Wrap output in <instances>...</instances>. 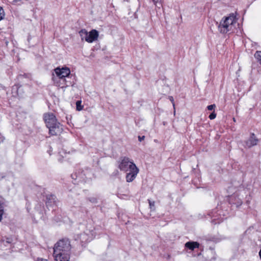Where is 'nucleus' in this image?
<instances>
[{
  "instance_id": "1",
  "label": "nucleus",
  "mask_w": 261,
  "mask_h": 261,
  "mask_svg": "<svg viewBox=\"0 0 261 261\" xmlns=\"http://www.w3.org/2000/svg\"><path fill=\"white\" fill-rule=\"evenodd\" d=\"M54 71L58 79H60V81L63 82V85L61 86L58 84V83H56V86L63 88L69 86L70 85H73L74 84V82H69V83H68V81L67 80L66 78L69 79L72 76V75L70 74V70L68 67L65 66L60 68V67H58L54 69Z\"/></svg>"
},
{
  "instance_id": "2",
  "label": "nucleus",
  "mask_w": 261,
  "mask_h": 261,
  "mask_svg": "<svg viewBox=\"0 0 261 261\" xmlns=\"http://www.w3.org/2000/svg\"><path fill=\"white\" fill-rule=\"evenodd\" d=\"M236 22V16L233 14L228 17H224L218 24L219 32L222 34H225L230 31L232 25Z\"/></svg>"
},
{
  "instance_id": "3",
  "label": "nucleus",
  "mask_w": 261,
  "mask_h": 261,
  "mask_svg": "<svg viewBox=\"0 0 261 261\" xmlns=\"http://www.w3.org/2000/svg\"><path fill=\"white\" fill-rule=\"evenodd\" d=\"M228 214L227 211H223L219 209L218 206L216 208L213 210L208 215L212 218V223L214 224H219L226 218V215Z\"/></svg>"
},
{
  "instance_id": "4",
  "label": "nucleus",
  "mask_w": 261,
  "mask_h": 261,
  "mask_svg": "<svg viewBox=\"0 0 261 261\" xmlns=\"http://www.w3.org/2000/svg\"><path fill=\"white\" fill-rule=\"evenodd\" d=\"M71 245L68 239H63L57 242L54 247V253H70Z\"/></svg>"
},
{
  "instance_id": "5",
  "label": "nucleus",
  "mask_w": 261,
  "mask_h": 261,
  "mask_svg": "<svg viewBox=\"0 0 261 261\" xmlns=\"http://www.w3.org/2000/svg\"><path fill=\"white\" fill-rule=\"evenodd\" d=\"M130 165H136L132 160L126 156L121 157L119 162L118 168L122 171L127 172L131 170Z\"/></svg>"
},
{
  "instance_id": "6",
  "label": "nucleus",
  "mask_w": 261,
  "mask_h": 261,
  "mask_svg": "<svg viewBox=\"0 0 261 261\" xmlns=\"http://www.w3.org/2000/svg\"><path fill=\"white\" fill-rule=\"evenodd\" d=\"M48 128V133L51 136H57L61 134L63 130V125L59 121L56 122L53 125L47 127Z\"/></svg>"
},
{
  "instance_id": "7",
  "label": "nucleus",
  "mask_w": 261,
  "mask_h": 261,
  "mask_svg": "<svg viewBox=\"0 0 261 261\" xmlns=\"http://www.w3.org/2000/svg\"><path fill=\"white\" fill-rule=\"evenodd\" d=\"M259 140L257 138L254 133H251L249 138L244 141L243 146L246 148H250L258 144Z\"/></svg>"
},
{
  "instance_id": "8",
  "label": "nucleus",
  "mask_w": 261,
  "mask_h": 261,
  "mask_svg": "<svg viewBox=\"0 0 261 261\" xmlns=\"http://www.w3.org/2000/svg\"><path fill=\"white\" fill-rule=\"evenodd\" d=\"M191 175L193 177L192 183L197 188H199L201 185V172L199 169L193 168Z\"/></svg>"
},
{
  "instance_id": "9",
  "label": "nucleus",
  "mask_w": 261,
  "mask_h": 261,
  "mask_svg": "<svg viewBox=\"0 0 261 261\" xmlns=\"http://www.w3.org/2000/svg\"><path fill=\"white\" fill-rule=\"evenodd\" d=\"M43 118L46 127L51 125H53L58 121L55 115L51 112L44 113L43 116Z\"/></svg>"
},
{
  "instance_id": "10",
  "label": "nucleus",
  "mask_w": 261,
  "mask_h": 261,
  "mask_svg": "<svg viewBox=\"0 0 261 261\" xmlns=\"http://www.w3.org/2000/svg\"><path fill=\"white\" fill-rule=\"evenodd\" d=\"M75 240L80 241L82 247H85L86 245L92 240V237L90 234L83 232L76 235Z\"/></svg>"
},
{
  "instance_id": "11",
  "label": "nucleus",
  "mask_w": 261,
  "mask_h": 261,
  "mask_svg": "<svg viewBox=\"0 0 261 261\" xmlns=\"http://www.w3.org/2000/svg\"><path fill=\"white\" fill-rule=\"evenodd\" d=\"M131 170H129L128 173H126L125 178L127 182L133 181L136 177L139 170L136 165H130Z\"/></svg>"
},
{
  "instance_id": "12",
  "label": "nucleus",
  "mask_w": 261,
  "mask_h": 261,
  "mask_svg": "<svg viewBox=\"0 0 261 261\" xmlns=\"http://www.w3.org/2000/svg\"><path fill=\"white\" fill-rule=\"evenodd\" d=\"M228 200L230 204L235 205L237 207H239L243 203V201L241 198H239V195L237 192L229 196Z\"/></svg>"
},
{
  "instance_id": "13",
  "label": "nucleus",
  "mask_w": 261,
  "mask_h": 261,
  "mask_svg": "<svg viewBox=\"0 0 261 261\" xmlns=\"http://www.w3.org/2000/svg\"><path fill=\"white\" fill-rule=\"evenodd\" d=\"M57 201V197L55 195L47 194L45 195L44 202L47 208H49V207H53L54 205H56Z\"/></svg>"
},
{
  "instance_id": "14",
  "label": "nucleus",
  "mask_w": 261,
  "mask_h": 261,
  "mask_svg": "<svg viewBox=\"0 0 261 261\" xmlns=\"http://www.w3.org/2000/svg\"><path fill=\"white\" fill-rule=\"evenodd\" d=\"M98 35V32L95 29H93L89 33L88 32L87 36L85 37V41L88 43H92L97 39Z\"/></svg>"
},
{
  "instance_id": "15",
  "label": "nucleus",
  "mask_w": 261,
  "mask_h": 261,
  "mask_svg": "<svg viewBox=\"0 0 261 261\" xmlns=\"http://www.w3.org/2000/svg\"><path fill=\"white\" fill-rule=\"evenodd\" d=\"M91 172V169L89 167H86L85 169H79L75 172L74 175L76 177H79L80 178L84 179Z\"/></svg>"
},
{
  "instance_id": "16",
  "label": "nucleus",
  "mask_w": 261,
  "mask_h": 261,
  "mask_svg": "<svg viewBox=\"0 0 261 261\" xmlns=\"http://www.w3.org/2000/svg\"><path fill=\"white\" fill-rule=\"evenodd\" d=\"M56 261H69L70 253H53Z\"/></svg>"
},
{
  "instance_id": "17",
  "label": "nucleus",
  "mask_w": 261,
  "mask_h": 261,
  "mask_svg": "<svg viewBox=\"0 0 261 261\" xmlns=\"http://www.w3.org/2000/svg\"><path fill=\"white\" fill-rule=\"evenodd\" d=\"M200 244L198 242L194 241L188 242L185 245L186 248L192 251L194 250L196 248H198Z\"/></svg>"
},
{
  "instance_id": "18",
  "label": "nucleus",
  "mask_w": 261,
  "mask_h": 261,
  "mask_svg": "<svg viewBox=\"0 0 261 261\" xmlns=\"http://www.w3.org/2000/svg\"><path fill=\"white\" fill-rule=\"evenodd\" d=\"M5 205V199L0 196V222L3 218L4 214V207Z\"/></svg>"
},
{
  "instance_id": "19",
  "label": "nucleus",
  "mask_w": 261,
  "mask_h": 261,
  "mask_svg": "<svg viewBox=\"0 0 261 261\" xmlns=\"http://www.w3.org/2000/svg\"><path fill=\"white\" fill-rule=\"evenodd\" d=\"M79 34L81 37L82 40H83L84 39H85V37H87L88 32L86 29H83L79 31Z\"/></svg>"
},
{
  "instance_id": "20",
  "label": "nucleus",
  "mask_w": 261,
  "mask_h": 261,
  "mask_svg": "<svg viewBox=\"0 0 261 261\" xmlns=\"http://www.w3.org/2000/svg\"><path fill=\"white\" fill-rule=\"evenodd\" d=\"M149 203V206L150 210L151 211H154L155 210V202L154 201H151L150 199L147 200Z\"/></svg>"
},
{
  "instance_id": "21",
  "label": "nucleus",
  "mask_w": 261,
  "mask_h": 261,
  "mask_svg": "<svg viewBox=\"0 0 261 261\" xmlns=\"http://www.w3.org/2000/svg\"><path fill=\"white\" fill-rule=\"evenodd\" d=\"M76 109L78 111H81L83 109V106L82 105V101L77 100L76 102Z\"/></svg>"
},
{
  "instance_id": "22",
  "label": "nucleus",
  "mask_w": 261,
  "mask_h": 261,
  "mask_svg": "<svg viewBox=\"0 0 261 261\" xmlns=\"http://www.w3.org/2000/svg\"><path fill=\"white\" fill-rule=\"evenodd\" d=\"M254 57L257 61L261 64V51H256L254 54Z\"/></svg>"
},
{
  "instance_id": "23",
  "label": "nucleus",
  "mask_w": 261,
  "mask_h": 261,
  "mask_svg": "<svg viewBox=\"0 0 261 261\" xmlns=\"http://www.w3.org/2000/svg\"><path fill=\"white\" fill-rule=\"evenodd\" d=\"M31 76V74L30 73H23V74H20L18 75V79H21L22 78H27V79H30Z\"/></svg>"
},
{
  "instance_id": "24",
  "label": "nucleus",
  "mask_w": 261,
  "mask_h": 261,
  "mask_svg": "<svg viewBox=\"0 0 261 261\" xmlns=\"http://www.w3.org/2000/svg\"><path fill=\"white\" fill-rule=\"evenodd\" d=\"M87 199L92 203H97L98 202V200H97V199L96 197H88V198H87Z\"/></svg>"
},
{
  "instance_id": "25",
  "label": "nucleus",
  "mask_w": 261,
  "mask_h": 261,
  "mask_svg": "<svg viewBox=\"0 0 261 261\" xmlns=\"http://www.w3.org/2000/svg\"><path fill=\"white\" fill-rule=\"evenodd\" d=\"M5 16L4 9L0 6V21L2 20Z\"/></svg>"
},
{
  "instance_id": "26",
  "label": "nucleus",
  "mask_w": 261,
  "mask_h": 261,
  "mask_svg": "<svg viewBox=\"0 0 261 261\" xmlns=\"http://www.w3.org/2000/svg\"><path fill=\"white\" fill-rule=\"evenodd\" d=\"M216 117V113L215 112H212L208 116L211 120L214 119Z\"/></svg>"
},
{
  "instance_id": "27",
  "label": "nucleus",
  "mask_w": 261,
  "mask_h": 261,
  "mask_svg": "<svg viewBox=\"0 0 261 261\" xmlns=\"http://www.w3.org/2000/svg\"><path fill=\"white\" fill-rule=\"evenodd\" d=\"M168 99L172 102V105H173V107L174 108L175 107V103H174V100L173 97L172 96H169Z\"/></svg>"
},
{
  "instance_id": "28",
  "label": "nucleus",
  "mask_w": 261,
  "mask_h": 261,
  "mask_svg": "<svg viewBox=\"0 0 261 261\" xmlns=\"http://www.w3.org/2000/svg\"><path fill=\"white\" fill-rule=\"evenodd\" d=\"M215 108H216V105L215 104L207 106V109L210 110H213Z\"/></svg>"
},
{
  "instance_id": "29",
  "label": "nucleus",
  "mask_w": 261,
  "mask_h": 261,
  "mask_svg": "<svg viewBox=\"0 0 261 261\" xmlns=\"http://www.w3.org/2000/svg\"><path fill=\"white\" fill-rule=\"evenodd\" d=\"M53 80L54 81V83L55 85H56V83H58V84L61 85V86L63 85V84H62L63 82L62 81H60V79H59V82H56L55 79L54 77H53Z\"/></svg>"
},
{
  "instance_id": "30",
  "label": "nucleus",
  "mask_w": 261,
  "mask_h": 261,
  "mask_svg": "<svg viewBox=\"0 0 261 261\" xmlns=\"http://www.w3.org/2000/svg\"><path fill=\"white\" fill-rule=\"evenodd\" d=\"M119 174V171L118 170H115L114 172L112 174V175L113 176H116L118 175Z\"/></svg>"
},
{
  "instance_id": "31",
  "label": "nucleus",
  "mask_w": 261,
  "mask_h": 261,
  "mask_svg": "<svg viewBox=\"0 0 261 261\" xmlns=\"http://www.w3.org/2000/svg\"><path fill=\"white\" fill-rule=\"evenodd\" d=\"M144 139H145L144 136H138V140L139 142H141L142 141L144 140Z\"/></svg>"
},
{
  "instance_id": "32",
  "label": "nucleus",
  "mask_w": 261,
  "mask_h": 261,
  "mask_svg": "<svg viewBox=\"0 0 261 261\" xmlns=\"http://www.w3.org/2000/svg\"><path fill=\"white\" fill-rule=\"evenodd\" d=\"M37 261H48V260L46 259H44L42 258H38Z\"/></svg>"
},
{
  "instance_id": "33",
  "label": "nucleus",
  "mask_w": 261,
  "mask_h": 261,
  "mask_svg": "<svg viewBox=\"0 0 261 261\" xmlns=\"http://www.w3.org/2000/svg\"><path fill=\"white\" fill-rule=\"evenodd\" d=\"M6 242H7V243H9V244L11 243V239H10V238H7V239H6Z\"/></svg>"
},
{
  "instance_id": "34",
  "label": "nucleus",
  "mask_w": 261,
  "mask_h": 261,
  "mask_svg": "<svg viewBox=\"0 0 261 261\" xmlns=\"http://www.w3.org/2000/svg\"><path fill=\"white\" fill-rule=\"evenodd\" d=\"M5 138L4 136H0V140L1 142H3L5 140Z\"/></svg>"
},
{
  "instance_id": "35",
  "label": "nucleus",
  "mask_w": 261,
  "mask_h": 261,
  "mask_svg": "<svg viewBox=\"0 0 261 261\" xmlns=\"http://www.w3.org/2000/svg\"><path fill=\"white\" fill-rule=\"evenodd\" d=\"M161 0H152L154 4L160 2Z\"/></svg>"
},
{
  "instance_id": "36",
  "label": "nucleus",
  "mask_w": 261,
  "mask_h": 261,
  "mask_svg": "<svg viewBox=\"0 0 261 261\" xmlns=\"http://www.w3.org/2000/svg\"><path fill=\"white\" fill-rule=\"evenodd\" d=\"M233 121H234V122L236 121V119H235V118H233Z\"/></svg>"
},
{
  "instance_id": "37",
  "label": "nucleus",
  "mask_w": 261,
  "mask_h": 261,
  "mask_svg": "<svg viewBox=\"0 0 261 261\" xmlns=\"http://www.w3.org/2000/svg\"><path fill=\"white\" fill-rule=\"evenodd\" d=\"M214 239H215V238H212V241H214Z\"/></svg>"
}]
</instances>
